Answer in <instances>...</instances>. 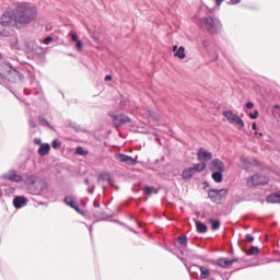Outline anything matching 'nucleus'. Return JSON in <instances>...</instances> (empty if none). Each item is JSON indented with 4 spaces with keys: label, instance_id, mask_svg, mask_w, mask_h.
I'll list each match as a JSON object with an SVG mask.
<instances>
[{
    "label": "nucleus",
    "instance_id": "nucleus-1",
    "mask_svg": "<svg viewBox=\"0 0 280 280\" xmlns=\"http://www.w3.org/2000/svg\"><path fill=\"white\" fill-rule=\"evenodd\" d=\"M38 16V9L30 2H15L0 18L1 27H18L21 30L34 23Z\"/></svg>",
    "mask_w": 280,
    "mask_h": 280
},
{
    "label": "nucleus",
    "instance_id": "nucleus-2",
    "mask_svg": "<svg viewBox=\"0 0 280 280\" xmlns=\"http://www.w3.org/2000/svg\"><path fill=\"white\" fill-rule=\"evenodd\" d=\"M38 180L40 177L37 175H27L24 179L26 189L32 196H40L45 189V184H40Z\"/></svg>",
    "mask_w": 280,
    "mask_h": 280
},
{
    "label": "nucleus",
    "instance_id": "nucleus-3",
    "mask_svg": "<svg viewBox=\"0 0 280 280\" xmlns=\"http://www.w3.org/2000/svg\"><path fill=\"white\" fill-rule=\"evenodd\" d=\"M199 25L202 27V30H208L210 34H218V32L222 30V24L220 23V20L212 16L201 18L199 21Z\"/></svg>",
    "mask_w": 280,
    "mask_h": 280
},
{
    "label": "nucleus",
    "instance_id": "nucleus-4",
    "mask_svg": "<svg viewBox=\"0 0 280 280\" xmlns=\"http://www.w3.org/2000/svg\"><path fill=\"white\" fill-rule=\"evenodd\" d=\"M226 196H229V190L226 188H212L208 190V197L210 198L211 202H214L215 205H222V200H224Z\"/></svg>",
    "mask_w": 280,
    "mask_h": 280
},
{
    "label": "nucleus",
    "instance_id": "nucleus-5",
    "mask_svg": "<svg viewBox=\"0 0 280 280\" xmlns=\"http://www.w3.org/2000/svg\"><path fill=\"white\" fill-rule=\"evenodd\" d=\"M4 180H10L11 183H23V175L14 170H10L2 175Z\"/></svg>",
    "mask_w": 280,
    "mask_h": 280
},
{
    "label": "nucleus",
    "instance_id": "nucleus-6",
    "mask_svg": "<svg viewBox=\"0 0 280 280\" xmlns=\"http://www.w3.org/2000/svg\"><path fill=\"white\" fill-rule=\"evenodd\" d=\"M254 185L255 187L259 186V185H268V177L261 174H256L252 177H249V179H247V184L248 185Z\"/></svg>",
    "mask_w": 280,
    "mask_h": 280
},
{
    "label": "nucleus",
    "instance_id": "nucleus-7",
    "mask_svg": "<svg viewBox=\"0 0 280 280\" xmlns=\"http://www.w3.org/2000/svg\"><path fill=\"white\" fill-rule=\"evenodd\" d=\"M63 202L68 207H71V209H74V211H77V213H80V215H84V212L80 209L75 197L67 195L63 199Z\"/></svg>",
    "mask_w": 280,
    "mask_h": 280
},
{
    "label": "nucleus",
    "instance_id": "nucleus-8",
    "mask_svg": "<svg viewBox=\"0 0 280 280\" xmlns=\"http://www.w3.org/2000/svg\"><path fill=\"white\" fill-rule=\"evenodd\" d=\"M7 79L9 82L13 83L23 82V74L14 68H10L7 74Z\"/></svg>",
    "mask_w": 280,
    "mask_h": 280
},
{
    "label": "nucleus",
    "instance_id": "nucleus-9",
    "mask_svg": "<svg viewBox=\"0 0 280 280\" xmlns=\"http://www.w3.org/2000/svg\"><path fill=\"white\" fill-rule=\"evenodd\" d=\"M210 172H225L226 166H224V162L220 159H214L209 164Z\"/></svg>",
    "mask_w": 280,
    "mask_h": 280
},
{
    "label": "nucleus",
    "instance_id": "nucleus-10",
    "mask_svg": "<svg viewBox=\"0 0 280 280\" xmlns=\"http://www.w3.org/2000/svg\"><path fill=\"white\" fill-rule=\"evenodd\" d=\"M197 158H198V161L207 163L208 161H211V159H213V154L207 151V149L205 148H199L197 152Z\"/></svg>",
    "mask_w": 280,
    "mask_h": 280
},
{
    "label": "nucleus",
    "instance_id": "nucleus-11",
    "mask_svg": "<svg viewBox=\"0 0 280 280\" xmlns=\"http://www.w3.org/2000/svg\"><path fill=\"white\" fill-rule=\"evenodd\" d=\"M130 121H132V119H130V117H128L124 114L114 116V126H116V128H119V127L124 126L125 124H130Z\"/></svg>",
    "mask_w": 280,
    "mask_h": 280
},
{
    "label": "nucleus",
    "instance_id": "nucleus-12",
    "mask_svg": "<svg viewBox=\"0 0 280 280\" xmlns=\"http://www.w3.org/2000/svg\"><path fill=\"white\" fill-rule=\"evenodd\" d=\"M115 159L120 163H126V165H135L137 163V159H133L132 156L126 155L124 153L116 154Z\"/></svg>",
    "mask_w": 280,
    "mask_h": 280
},
{
    "label": "nucleus",
    "instance_id": "nucleus-13",
    "mask_svg": "<svg viewBox=\"0 0 280 280\" xmlns=\"http://www.w3.org/2000/svg\"><path fill=\"white\" fill-rule=\"evenodd\" d=\"M28 202H30V199H27L25 196H15L13 198L14 209H23V207H27Z\"/></svg>",
    "mask_w": 280,
    "mask_h": 280
},
{
    "label": "nucleus",
    "instance_id": "nucleus-14",
    "mask_svg": "<svg viewBox=\"0 0 280 280\" xmlns=\"http://www.w3.org/2000/svg\"><path fill=\"white\" fill-rule=\"evenodd\" d=\"M200 279L201 280H215V278L211 277V269L205 266L200 267Z\"/></svg>",
    "mask_w": 280,
    "mask_h": 280
},
{
    "label": "nucleus",
    "instance_id": "nucleus-15",
    "mask_svg": "<svg viewBox=\"0 0 280 280\" xmlns=\"http://www.w3.org/2000/svg\"><path fill=\"white\" fill-rule=\"evenodd\" d=\"M266 200L269 205H280V192L268 195Z\"/></svg>",
    "mask_w": 280,
    "mask_h": 280
},
{
    "label": "nucleus",
    "instance_id": "nucleus-16",
    "mask_svg": "<svg viewBox=\"0 0 280 280\" xmlns=\"http://www.w3.org/2000/svg\"><path fill=\"white\" fill-rule=\"evenodd\" d=\"M49 150H51V145H49V143H44L40 144L37 153L39 154V156H47V154H49Z\"/></svg>",
    "mask_w": 280,
    "mask_h": 280
},
{
    "label": "nucleus",
    "instance_id": "nucleus-17",
    "mask_svg": "<svg viewBox=\"0 0 280 280\" xmlns=\"http://www.w3.org/2000/svg\"><path fill=\"white\" fill-rule=\"evenodd\" d=\"M194 175H196L194 168L188 167L183 171L182 178H184V180H189V178H194Z\"/></svg>",
    "mask_w": 280,
    "mask_h": 280
},
{
    "label": "nucleus",
    "instance_id": "nucleus-18",
    "mask_svg": "<svg viewBox=\"0 0 280 280\" xmlns=\"http://www.w3.org/2000/svg\"><path fill=\"white\" fill-rule=\"evenodd\" d=\"M107 182L110 185H113V177L109 175V173H101L97 177V183H104Z\"/></svg>",
    "mask_w": 280,
    "mask_h": 280
},
{
    "label": "nucleus",
    "instance_id": "nucleus-19",
    "mask_svg": "<svg viewBox=\"0 0 280 280\" xmlns=\"http://www.w3.org/2000/svg\"><path fill=\"white\" fill-rule=\"evenodd\" d=\"M215 265L219 266V268H229V266H231L230 259L229 258H218L215 261Z\"/></svg>",
    "mask_w": 280,
    "mask_h": 280
},
{
    "label": "nucleus",
    "instance_id": "nucleus-20",
    "mask_svg": "<svg viewBox=\"0 0 280 280\" xmlns=\"http://www.w3.org/2000/svg\"><path fill=\"white\" fill-rule=\"evenodd\" d=\"M222 174H224V171H214L211 175L212 180H214V183H222L224 178Z\"/></svg>",
    "mask_w": 280,
    "mask_h": 280
},
{
    "label": "nucleus",
    "instance_id": "nucleus-21",
    "mask_svg": "<svg viewBox=\"0 0 280 280\" xmlns=\"http://www.w3.org/2000/svg\"><path fill=\"white\" fill-rule=\"evenodd\" d=\"M248 257H257L259 255V247L252 246L249 249L245 250Z\"/></svg>",
    "mask_w": 280,
    "mask_h": 280
},
{
    "label": "nucleus",
    "instance_id": "nucleus-22",
    "mask_svg": "<svg viewBox=\"0 0 280 280\" xmlns=\"http://www.w3.org/2000/svg\"><path fill=\"white\" fill-rule=\"evenodd\" d=\"M196 230L198 233H207L208 228L207 224H205L201 221H196Z\"/></svg>",
    "mask_w": 280,
    "mask_h": 280
},
{
    "label": "nucleus",
    "instance_id": "nucleus-23",
    "mask_svg": "<svg viewBox=\"0 0 280 280\" xmlns=\"http://www.w3.org/2000/svg\"><path fill=\"white\" fill-rule=\"evenodd\" d=\"M68 127L72 128V130H74L75 132H86V130H84V128H82L80 125L69 121L68 122Z\"/></svg>",
    "mask_w": 280,
    "mask_h": 280
},
{
    "label": "nucleus",
    "instance_id": "nucleus-24",
    "mask_svg": "<svg viewBox=\"0 0 280 280\" xmlns=\"http://www.w3.org/2000/svg\"><path fill=\"white\" fill-rule=\"evenodd\" d=\"M206 167H207V163L201 162V163L196 164L191 168L194 170V172L196 174V173L205 172Z\"/></svg>",
    "mask_w": 280,
    "mask_h": 280
},
{
    "label": "nucleus",
    "instance_id": "nucleus-25",
    "mask_svg": "<svg viewBox=\"0 0 280 280\" xmlns=\"http://www.w3.org/2000/svg\"><path fill=\"white\" fill-rule=\"evenodd\" d=\"M200 268H202V266L191 265V266L187 267V270H188L189 275H197L198 276V272L200 271Z\"/></svg>",
    "mask_w": 280,
    "mask_h": 280
},
{
    "label": "nucleus",
    "instance_id": "nucleus-26",
    "mask_svg": "<svg viewBox=\"0 0 280 280\" xmlns=\"http://www.w3.org/2000/svg\"><path fill=\"white\" fill-rule=\"evenodd\" d=\"M38 121L40 126H44V128H49L50 130H54V126L47 121V119L43 116H38Z\"/></svg>",
    "mask_w": 280,
    "mask_h": 280
},
{
    "label": "nucleus",
    "instance_id": "nucleus-27",
    "mask_svg": "<svg viewBox=\"0 0 280 280\" xmlns=\"http://www.w3.org/2000/svg\"><path fill=\"white\" fill-rule=\"evenodd\" d=\"M271 115H273V117L276 119H279L280 118V105L279 104H276L272 106L271 108Z\"/></svg>",
    "mask_w": 280,
    "mask_h": 280
},
{
    "label": "nucleus",
    "instance_id": "nucleus-28",
    "mask_svg": "<svg viewBox=\"0 0 280 280\" xmlns=\"http://www.w3.org/2000/svg\"><path fill=\"white\" fill-rule=\"evenodd\" d=\"M230 124H235L236 126H241V128H244V126H246L244 124V120H242L240 116H237V114H235L234 118H232V121Z\"/></svg>",
    "mask_w": 280,
    "mask_h": 280
},
{
    "label": "nucleus",
    "instance_id": "nucleus-29",
    "mask_svg": "<svg viewBox=\"0 0 280 280\" xmlns=\"http://www.w3.org/2000/svg\"><path fill=\"white\" fill-rule=\"evenodd\" d=\"M223 117H225L229 121V124H231L233 121V118L235 116V114L233 113V110H225L222 113Z\"/></svg>",
    "mask_w": 280,
    "mask_h": 280
},
{
    "label": "nucleus",
    "instance_id": "nucleus-30",
    "mask_svg": "<svg viewBox=\"0 0 280 280\" xmlns=\"http://www.w3.org/2000/svg\"><path fill=\"white\" fill-rule=\"evenodd\" d=\"M189 242V238H187V235L177 236V243L179 246H187V243Z\"/></svg>",
    "mask_w": 280,
    "mask_h": 280
},
{
    "label": "nucleus",
    "instance_id": "nucleus-31",
    "mask_svg": "<svg viewBox=\"0 0 280 280\" xmlns=\"http://www.w3.org/2000/svg\"><path fill=\"white\" fill-rule=\"evenodd\" d=\"M209 222L211 224L212 231H218V229H220V220H218V219H210Z\"/></svg>",
    "mask_w": 280,
    "mask_h": 280
},
{
    "label": "nucleus",
    "instance_id": "nucleus-32",
    "mask_svg": "<svg viewBox=\"0 0 280 280\" xmlns=\"http://www.w3.org/2000/svg\"><path fill=\"white\" fill-rule=\"evenodd\" d=\"M175 56L179 58V60L185 59V48L180 46L177 51L175 52Z\"/></svg>",
    "mask_w": 280,
    "mask_h": 280
},
{
    "label": "nucleus",
    "instance_id": "nucleus-33",
    "mask_svg": "<svg viewBox=\"0 0 280 280\" xmlns=\"http://www.w3.org/2000/svg\"><path fill=\"white\" fill-rule=\"evenodd\" d=\"M24 93H25V95H40L42 90H40V88H38L37 90H31V91L25 89Z\"/></svg>",
    "mask_w": 280,
    "mask_h": 280
},
{
    "label": "nucleus",
    "instance_id": "nucleus-34",
    "mask_svg": "<svg viewBox=\"0 0 280 280\" xmlns=\"http://www.w3.org/2000/svg\"><path fill=\"white\" fill-rule=\"evenodd\" d=\"M75 154H78L79 156H86V154H89V151L84 150V148L82 147H77Z\"/></svg>",
    "mask_w": 280,
    "mask_h": 280
},
{
    "label": "nucleus",
    "instance_id": "nucleus-35",
    "mask_svg": "<svg viewBox=\"0 0 280 280\" xmlns=\"http://www.w3.org/2000/svg\"><path fill=\"white\" fill-rule=\"evenodd\" d=\"M61 145H62V142H60V140H58V139H55L51 142V148L54 150H60Z\"/></svg>",
    "mask_w": 280,
    "mask_h": 280
},
{
    "label": "nucleus",
    "instance_id": "nucleus-36",
    "mask_svg": "<svg viewBox=\"0 0 280 280\" xmlns=\"http://www.w3.org/2000/svg\"><path fill=\"white\" fill-rule=\"evenodd\" d=\"M152 191H154L153 186H144L143 187V194H145V196H152Z\"/></svg>",
    "mask_w": 280,
    "mask_h": 280
},
{
    "label": "nucleus",
    "instance_id": "nucleus-37",
    "mask_svg": "<svg viewBox=\"0 0 280 280\" xmlns=\"http://www.w3.org/2000/svg\"><path fill=\"white\" fill-rule=\"evenodd\" d=\"M16 191V188H14V187H7L5 189H4V194H5V196H14V192Z\"/></svg>",
    "mask_w": 280,
    "mask_h": 280
},
{
    "label": "nucleus",
    "instance_id": "nucleus-38",
    "mask_svg": "<svg viewBox=\"0 0 280 280\" xmlns=\"http://www.w3.org/2000/svg\"><path fill=\"white\" fill-rule=\"evenodd\" d=\"M240 261H246V259L234 257V258L230 259V266H233V264H240Z\"/></svg>",
    "mask_w": 280,
    "mask_h": 280
},
{
    "label": "nucleus",
    "instance_id": "nucleus-39",
    "mask_svg": "<svg viewBox=\"0 0 280 280\" xmlns=\"http://www.w3.org/2000/svg\"><path fill=\"white\" fill-rule=\"evenodd\" d=\"M199 40L202 45V47H205L207 49V47H209L210 43L209 39L205 38V37H199Z\"/></svg>",
    "mask_w": 280,
    "mask_h": 280
},
{
    "label": "nucleus",
    "instance_id": "nucleus-40",
    "mask_svg": "<svg viewBox=\"0 0 280 280\" xmlns=\"http://www.w3.org/2000/svg\"><path fill=\"white\" fill-rule=\"evenodd\" d=\"M248 117L252 119H257V117H259V110L255 109L254 113L248 114Z\"/></svg>",
    "mask_w": 280,
    "mask_h": 280
},
{
    "label": "nucleus",
    "instance_id": "nucleus-41",
    "mask_svg": "<svg viewBox=\"0 0 280 280\" xmlns=\"http://www.w3.org/2000/svg\"><path fill=\"white\" fill-rule=\"evenodd\" d=\"M245 240L252 244V242H255V236L252 234H246Z\"/></svg>",
    "mask_w": 280,
    "mask_h": 280
},
{
    "label": "nucleus",
    "instance_id": "nucleus-42",
    "mask_svg": "<svg viewBox=\"0 0 280 280\" xmlns=\"http://www.w3.org/2000/svg\"><path fill=\"white\" fill-rule=\"evenodd\" d=\"M49 43H54V37H51V36L45 37L44 45H49Z\"/></svg>",
    "mask_w": 280,
    "mask_h": 280
},
{
    "label": "nucleus",
    "instance_id": "nucleus-43",
    "mask_svg": "<svg viewBox=\"0 0 280 280\" xmlns=\"http://www.w3.org/2000/svg\"><path fill=\"white\" fill-rule=\"evenodd\" d=\"M71 40H72L73 43H78V42L80 40V37H78V34L72 33V34H71Z\"/></svg>",
    "mask_w": 280,
    "mask_h": 280
},
{
    "label": "nucleus",
    "instance_id": "nucleus-44",
    "mask_svg": "<svg viewBox=\"0 0 280 280\" xmlns=\"http://www.w3.org/2000/svg\"><path fill=\"white\" fill-rule=\"evenodd\" d=\"M28 126H30L31 128H38V125L36 124V121H34V119H30V120H28Z\"/></svg>",
    "mask_w": 280,
    "mask_h": 280
},
{
    "label": "nucleus",
    "instance_id": "nucleus-45",
    "mask_svg": "<svg viewBox=\"0 0 280 280\" xmlns=\"http://www.w3.org/2000/svg\"><path fill=\"white\" fill-rule=\"evenodd\" d=\"M75 44H77V49L79 50V51H82V47H84V45L82 44V40H78V42H75Z\"/></svg>",
    "mask_w": 280,
    "mask_h": 280
},
{
    "label": "nucleus",
    "instance_id": "nucleus-46",
    "mask_svg": "<svg viewBox=\"0 0 280 280\" xmlns=\"http://www.w3.org/2000/svg\"><path fill=\"white\" fill-rule=\"evenodd\" d=\"M245 107L248 109V110H253V108L255 107V104L253 102H247Z\"/></svg>",
    "mask_w": 280,
    "mask_h": 280
},
{
    "label": "nucleus",
    "instance_id": "nucleus-47",
    "mask_svg": "<svg viewBox=\"0 0 280 280\" xmlns=\"http://www.w3.org/2000/svg\"><path fill=\"white\" fill-rule=\"evenodd\" d=\"M237 3H242V0H231L229 2L230 5H237Z\"/></svg>",
    "mask_w": 280,
    "mask_h": 280
},
{
    "label": "nucleus",
    "instance_id": "nucleus-48",
    "mask_svg": "<svg viewBox=\"0 0 280 280\" xmlns=\"http://www.w3.org/2000/svg\"><path fill=\"white\" fill-rule=\"evenodd\" d=\"M34 143H35V145H43L42 143H43V140H40V138H35L34 139Z\"/></svg>",
    "mask_w": 280,
    "mask_h": 280
},
{
    "label": "nucleus",
    "instance_id": "nucleus-49",
    "mask_svg": "<svg viewBox=\"0 0 280 280\" xmlns=\"http://www.w3.org/2000/svg\"><path fill=\"white\" fill-rule=\"evenodd\" d=\"M212 275H220V277H224V273L220 272L219 270H212Z\"/></svg>",
    "mask_w": 280,
    "mask_h": 280
},
{
    "label": "nucleus",
    "instance_id": "nucleus-50",
    "mask_svg": "<svg viewBox=\"0 0 280 280\" xmlns=\"http://www.w3.org/2000/svg\"><path fill=\"white\" fill-rule=\"evenodd\" d=\"M110 80H113V75L110 74L105 75V82H110Z\"/></svg>",
    "mask_w": 280,
    "mask_h": 280
},
{
    "label": "nucleus",
    "instance_id": "nucleus-51",
    "mask_svg": "<svg viewBox=\"0 0 280 280\" xmlns=\"http://www.w3.org/2000/svg\"><path fill=\"white\" fill-rule=\"evenodd\" d=\"M88 191H89V194H94V191H95V186L93 185L92 187H89V188H88Z\"/></svg>",
    "mask_w": 280,
    "mask_h": 280
},
{
    "label": "nucleus",
    "instance_id": "nucleus-52",
    "mask_svg": "<svg viewBox=\"0 0 280 280\" xmlns=\"http://www.w3.org/2000/svg\"><path fill=\"white\" fill-rule=\"evenodd\" d=\"M94 207H95V209H100V207H101L100 201H94Z\"/></svg>",
    "mask_w": 280,
    "mask_h": 280
},
{
    "label": "nucleus",
    "instance_id": "nucleus-53",
    "mask_svg": "<svg viewBox=\"0 0 280 280\" xmlns=\"http://www.w3.org/2000/svg\"><path fill=\"white\" fill-rule=\"evenodd\" d=\"M223 1H224V0H215V4H217V5H222Z\"/></svg>",
    "mask_w": 280,
    "mask_h": 280
},
{
    "label": "nucleus",
    "instance_id": "nucleus-54",
    "mask_svg": "<svg viewBox=\"0 0 280 280\" xmlns=\"http://www.w3.org/2000/svg\"><path fill=\"white\" fill-rule=\"evenodd\" d=\"M252 129H253V130H257V122H253V124H252Z\"/></svg>",
    "mask_w": 280,
    "mask_h": 280
},
{
    "label": "nucleus",
    "instance_id": "nucleus-55",
    "mask_svg": "<svg viewBox=\"0 0 280 280\" xmlns=\"http://www.w3.org/2000/svg\"><path fill=\"white\" fill-rule=\"evenodd\" d=\"M255 135H258V137H264V133H261V132H255Z\"/></svg>",
    "mask_w": 280,
    "mask_h": 280
},
{
    "label": "nucleus",
    "instance_id": "nucleus-56",
    "mask_svg": "<svg viewBox=\"0 0 280 280\" xmlns=\"http://www.w3.org/2000/svg\"><path fill=\"white\" fill-rule=\"evenodd\" d=\"M84 183H85V185H89V183H90L89 178H85Z\"/></svg>",
    "mask_w": 280,
    "mask_h": 280
},
{
    "label": "nucleus",
    "instance_id": "nucleus-57",
    "mask_svg": "<svg viewBox=\"0 0 280 280\" xmlns=\"http://www.w3.org/2000/svg\"><path fill=\"white\" fill-rule=\"evenodd\" d=\"M93 233V228H90V234Z\"/></svg>",
    "mask_w": 280,
    "mask_h": 280
},
{
    "label": "nucleus",
    "instance_id": "nucleus-58",
    "mask_svg": "<svg viewBox=\"0 0 280 280\" xmlns=\"http://www.w3.org/2000/svg\"><path fill=\"white\" fill-rule=\"evenodd\" d=\"M168 253H172V248H167Z\"/></svg>",
    "mask_w": 280,
    "mask_h": 280
},
{
    "label": "nucleus",
    "instance_id": "nucleus-59",
    "mask_svg": "<svg viewBox=\"0 0 280 280\" xmlns=\"http://www.w3.org/2000/svg\"><path fill=\"white\" fill-rule=\"evenodd\" d=\"M177 48H178V46H175L174 51H176Z\"/></svg>",
    "mask_w": 280,
    "mask_h": 280
},
{
    "label": "nucleus",
    "instance_id": "nucleus-60",
    "mask_svg": "<svg viewBox=\"0 0 280 280\" xmlns=\"http://www.w3.org/2000/svg\"><path fill=\"white\" fill-rule=\"evenodd\" d=\"M131 220H135V217L131 215Z\"/></svg>",
    "mask_w": 280,
    "mask_h": 280
}]
</instances>
